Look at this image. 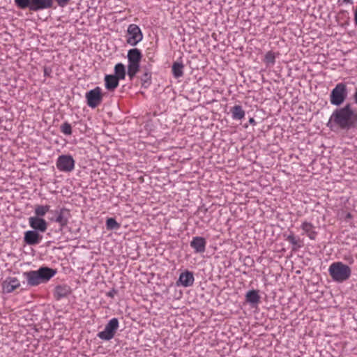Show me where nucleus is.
I'll list each match as a JSON object with an SVG mask.
<instances>
[{"instance_id":"f257e3e1","label":"nucleus","mask_w":357,"mask_h":357,"mask_svg":"<svg viewBox=\"0 0 357 357\" xmlns=\"http://www.w3.org/2000/svg\"><path fill=\"white\" fill-rule=\"evenodd\" d=\"M326 126L332 131L357 129V111L353 108L350 102L346 103L343 107H336L332 112Z\"/></svg>"},{"instance_id":"f03ea898","label":"nucleus","mask_w":357,"mask_h":357,"mask_svg":"<svg viewBox=\"0 0 357 357\" xmlns=\"http://www.w3.org/2000/svg\"><path fill=\"white\" fill-rule=\"evenodd\" d=\"M72 0H14L15 6L21 9H28L30 12L36 13L49 9H55L56 6L65 8Z\"/></svg>"},{"instance_id":"7ed1b4c3","label":"nucleus","mask_w":357,"mask_h":357,"mask_svg":"<svg viewBox=\"0 0 357 357\" xmlns=\"http://www.w3.org/2000/svg\"><path fill=\"white\" fill-rule=\"evenodd\" d=\"M55 269H38L24 273L28 284L30 286H36L47 282L56 274Z\"/></svg>"},{"instance_id":"20e7f679","label":"nucleus","mask_w":357,"mask_h":357,"mask_svg":"<svg viewBox=\"0 0 357 357\" xmlns=\"http://www.w3.org/2000/svg\"><path fill=\"white\" fill-rule=\"evenodd\" d=\"M349 91L344 82L337 83L331 91L329 95L330 103L336 107H340L347 99Z\"/></svg>"},{"instance_id":"39448f33","label":"nucleus","mask_w":357,"mask_h":357,"mask_svg":"<svg viewBox=\"0 0 357 357\" xmlns=\"http://www.w3.org/2000/svg\"><path fill=\"white\" fill-rule=\"evenodd\" d=\"M119 327V322L117 318L111 319L105 325L102 331L97 334V337L104 341H109L112 340Z\"/></svg>"},{"instance_id":"423d86ee","label":"nucleus","mask_w":357,"mask_h":357,"mask_svg":"<svg viewBox=\"0 0 357 357\" xmlns=\"http://www.w3.org/2000/svg\"><path fill=\"white\" fill-rule=\"evenodd\" d=\"M85 98L87 105L91 108H96L101 104L103 99L102 89L99 86L95 87L87 91L85 94Z\"/></svg>"},{"instance_id":"0eeeda50","label":"nucleus","mask_w":357,"mask_h":357,"mask_svg":"<svg viewBox=\"0 0 357 357\" xmlns=\"http://www.w3.org/2000/svg\"><path fill=\"white\" fill-rule=\"evenodd\" d=\"M75 161L70 154H63L58 157L56 166L60 172H71L74 170Z\"/></svg>"},{"instance_id":"6e6552de","label":"nucleus","mask_w":357,"mask_h":357,"mask_svg":"<svg viewBox=\"0 0 357 357\" xmlns=\"http://www.w3.org/2000/svg\"><path fill=\"white\" fill-rule=\"evenodd\" d=\"M127 33L128 38L126 42L132 46L137 45L143 39L142 32L137 24H130L128 27Z\"/></svg>"},{"instance_id":"1a4fd4ad","label":"nucleus","mask_w":357,"mask_h":357,"mask_svg":"<svg viewBox=\"0 0 357 357\" xmlns=\"http://www.w3.org/2000/svg\"><path fill=\"white\" fill-rule=\"evenodd\" d=\"M128 66L140 68V62L142 59V54L140 50L132 48L128 51Z\"/></svg>"},{"instance_id":"9d476101","label":"nucleus","mask_w":357,"mask_h":357,"mask_svg":"<svg viewBox=\"0 0 357 357\" xmlns=\"http://www.w3.org/2000/svg\"><path fill=\"white\" fill-rule=\"evenodd\" d=\"M29 226L33 230L40 233H44L47 231L48 222L44 218L39 217H29L28 219Z\"/></svg>"},{"instance_id":"9b49d317","label":"nucleus","mask_w":357,"mask_h":357,"mask_svg":"<svg viewBox=\"0 0 357 357\" xmlns=\"http://www.w3.org/2000/svg\"><path fill=\"white\" fill-rule=\"evenodd\" d=\"M43 236L40 232L35 230H28L24 232V241L29 245H35L41 243Z\"/></svg>"},{"instance_id":"f8f14e48","label":"nucleus","mask_w":357,"mask_h":357,"mask_svg":"<svg viewBox=\"0 0 357 357\" xmlns=\"http://www.w3.org/2000/svg\"><path fill=\"white\" fill-rule=\"evenodd\" d=\"M329 273L333 280L342 282L349 278L351 275V269H328Z\"/></svg>"},{"instance_id":"ddd939ff","label":"nucleus","mask_w":357,"mask_h":357,"mask_svg":"<svg viewBox=\"0 0 357 357\" xmlns=\"http://www.w3.org/2000/svg\"><path fill=\"white\" fill-rule=\"evenodd\" d=\"M190 245L195 253H204L206 250V240L202 236H194Z\"/></svg>"},{"instance_id":"4468645a","label":"nucleus","mask_w":357,"mask_h":357,"mask_svg":"<svg viewBox=\"0 0 357 357\" xmlns=\"http://www.w3.org/2000/svg\"><path fill=\"white\" fill-rule=\"evenodd\" d=\"M20 286V282L16 278H7L2 283L3 292L5 294H10Z\"/></svg>"},{"instance_id":"2eb2a0df","label":"nucleus","mask_w":357,"mask_h":357,"mask_svg":"<svg viewBox=\"0 0 357 357\" xmlns=\"http://www.w3.org/2000/svg\"><path fill=\"white\" fill-rule=\"evenodd\" d=\"M55 213L57 214V216L54 221L59 223L61 227L67 225L70 217V211L66 208L63 207L59 210H56Z\"/></svg>"},{"instance_id":"dca6fc26","label":"nucleus","mask_w":357,"mask_h":357,"mask_svg":"<svg viewBox=\"0 0 357 357\" xmlns=\"http://www.w3.org/2000/svg\"><path fill=\"white\" fill-rule=\"evenodd\" d=\"M194 280L192 273L186 271L180 275L178 280L177 281V285L184 287H190L193 284Z\"/></svg>"},{"instance_id":"f3484780","label":"nucleus","mask_w":357,"mask_h":357,"mask_svg":"<svg viewBox=\"0 0 357 357\" xmlns=\"http://www.w3.org/2000/svg\"><path fill=\"white\" fill-rule=\"evenodd\" d=\"M285 240L291 245V250L294 252L298 251L300 248H303L304 244L303 241L299 236L294 235L293 232H291L289 235H284Z\"/></svg>"},{"instance_id":"a211bd4d","label":"nucleus","mask_w":357,"mask_h":357,"mask_svg":"<svg viewBox=\"0 0 357 357\" xmlns=\"http://www.w3.org/2000/svg\"><path fill=\"white\" fill-rule=\"evenodd\" d=\"M105 86L109 91H114L119 86V79L113 75H105Z\"/></svg>"},{"instance_id":"6ab92c4d","label":"nucleus","mask_w":357,"mask_h":357,"mask_svg":"<svg viewBox=\"0 0 357 357\" xmlns=\"http://www.w3.org/2000/svg\"><path fill=\"white\" fill-rule=\"evenodd\" d=\"M301 228L310 239L314 240L317 238V231L314 230V226L311 222H303Z\"/></svg>"},{"instance_id":"aec40b11","label":"nucleus","mask_w":357,"mask_h":357,"mask_svg":"<svg viewBox=\"0 0 357 357\" xmlns=\"http://www.w3.org/2000/svg\"><path fill=\"white\" fill-rule=\"evenodd\" d=\"M70 294V288L68 285H59L55 288L54 297L56 300H60L66 297Z\"/></svg>"},{"instance_id":"412c9836","label":"nucleus","mask_w":357,"mask_h":357,"mask_svg":"<svg viewBox=\"0 0 357 357\" xmlns=\"http://www.w3.org/2000/svg\"><path fill=\"white\" fill-rule=\"evenodd\" d=\"M245 297L246 302L252 305H257L260 301L259 292L255 289L248 291Z\"/></svg>"},{"instance_id":"4be33fe9","label":"nucleus","mask_w":357,"mask_h":357,"mask_svg":"<svg viewBox=\"0 0 357 357\" xmlns=\"http://www.w3.org/2000/svg\"><path fill=\"white\" fill-rule=\"evenodd\" d=\"M231 117L234 120H241L245 117V111L241 105H235L230 109Z\"/></svg>"},{"instance_id":"5701e85b","label":"nucleus","mask_w":357,"mask_h":357,"mask_svg":"<svg viewBox=\"0 0 357 357\" xmlns=\"http://www.w3.org/2000/svg\"><path fill=\"white\" fill-rule=\"evenodd\" d=\"M184 65L182 61L174 62L172 66V73L174 78H180L183 75Z\"/></svg>"},{"instance_id":"b1692460","label":"nucleus","mask_w":357,"mask_h":357,"mask_svg":"<svg viewBox=\"0 0 357 357\" xmlns=\"http://www.w3.org/2000/svg\"><path fill=\"white\" fill-rule=\"evenodd\" d=\"M50 210V205H36L34 208V214L33 217H39L40 218H43L45 215V214L49 212Z\"/></svg>"},{"instance_id":"393cba45","label":"nucleus","mask_w":357,"mask_h":357,"mask_svg":"<svg viewBox=\"0 0 357 357\" xmlns=\"http://www.w3.org/2000/svg\"><path fill=\"white\" fill-rule=\"evenodd\" d=\"M116 77L121 80L124 79L126 75V67L122 63H118L114 66V74Z\"/></svg>"},{"instance_id":"a878e982","label":"nucleus","mask_w":357,"mask_h":357,"mask_svg":"<svg viewBox=\"0 0 357 357\" xmlns=\"http://www.w3.org/2000/svg\"><path fill=\"white\" fill-rule=\"evenodd\" d=\"M152 73H143L140 77L142 86L147 89L151 84Z\"/></svg>"},{"instance_id":"bb28decb","label":"nucleus","mask_w":357,"mask_h":357,"mask_svg":"<svg viewBox=\"0 0 357 357\" xmlns=\"http://www.w3.org/2000/svg\"><path fill=\"white\" fill-rule=\"evenodd\" d=\"M120 224L114 218H108L106 220V227L109 230H116L120 228Z\"/></svg>"},{"instance_id":"cd10ccee","label":"nucleus","mask_w":357,"mask_h":357,"mask_svg":"<svg viewBox=\"0 0 357 357\" xmlns=\"http://www.w3.org/2000/svg\"><path fill=\"white\" fill-rule=\"evenodd\" d=\"M264 61L267 66H273L275 63V55L272 51L266 52L264 56Z\"/></svg>"},{"instance_id":"c85d7f7f","label":"nucleus","mask_w":357,"mask_h":357,"mask_svg":"<svg viewBox=\"0 0 357 357\" xmlns=\"http://www.w3.org/2000/svg\"><path fill=\"white\" fill-rule=\"evenodd\" d=\"M60 130L62 133H63L66 135H71L73 133L72 126L67 121L64 122L61 125Z\"/></svg>"},{"instance_id":"c756f323","label":"nucleus","mask_w":357,"mask_h":357,"mask_svg":"<svg viewBox=\"0 0 357 357\" xmlns=\"http://www.w3.org/2000/svg\"><path fill=\"white\" fill-rule=\"evenodd\" d=\"M140 68L128 66V75L130 80L133 79L136 74L139 71Z\"/></svg>"},{"instance_id":"7c9ffc66","label":"nucleus","mask_w":357,"mask_h":357,"mask_svg":"<svg viewBox=\"0 0 357 357\" xmlns=\"http://www.w3.org/2000/svg\"><path fill=\"white\" fill-rule=\"evenodd\" d=\"M329 268H349L348 264H344L342 262H334L332 263Z\"/></svg>"},{"instance_id":"2f4dec72","label":"nucleus","mask_w":357,"mask_h":357,"mask_svg":"<svg viewBox=\"0 0 357 357\" xmlns=\"http://www.w3.org/2000/svg\"><path fill=\"white\" fill-rule=\"evenodd\" d=\"M151 70H152V64L151 63H148L147 65H144V66H142V68H141V70L142 73H152Z\"/></svg>"},{"instance_id":"473e14b6","label":"nucleus","mask_w":357,"mask_h":357,"mask_svg":"<svg viewBox=\"0 0 357 357\" xmlns=\"http://www.w3.org/2000/svg\"><path fill=\"white\" fill-rule=\"evenodd\" d=\"M117 294V290L115 289H112L110 291L106 293V296L109 298H114L115 295Z\"/></svg>"},{"instance_id":"72a5a7b5","label":"nucleus","mask_w":357,"mask_h":357,"mask_svg":"<svg viewBox=\"0 0 357 357\" xmlns=\"http://www.w3.org/2000/svg\"><path fill=\"white\" fill-rule=\"evenodd\" d=\"M43 71H44V75L45 76H46V77L50 76V73L52 72L51 69L45 67Z\"/></svg>"},{"instance_id":"f704fd0d","label":"nucleus","mask_w":357,"mask_h":357,"mask_svg":"<svg viewBox=\"0 0 357 357\" xmlns=\"http://www.w3.org/2000/svg\"><path fill=\"white\" fill-rule=\"evenodd\" d=\"M353 98H354V102L357 105V87L355 88V92L353 95Z\"/></svg>"},{"instance_id":"c9c22d12","label":"nucleus","mask_w":357,"mask_h":357,"mask_svg":"<svg viewBox=\"0 0 357 357\" xmlns=\"http://www.w3.org/2000/svg\"><path fill=\"white\" fill-rule=\"evenodd\" d=\"M354 20L355 25H356V26H357V8L354 11Z\"/></svg>"},{"instance_id":"e433bc0d","label":"nucleus","mask_w":357,"mask_h":357,"mask_svg":"<svg viewBox=\"0 0 357 357\" xmlns=\"http://www.w3.org/2000/svg\"><path fill=\"white\" fill-rule=\"evenodd\" d=\"M249 123H250V124H251V125H255V124H256V121H255V119H254V118H252H252H250V119H249Z\"/></svg>"},{"instance_id":"4c0bfd02","label":"nucleus","mask_w":357,"mask_h":357,"mask_svg":"<svg viewBox=\"0 0 357 357\" xmlns=\"http://www.w3.org/2000/svg\"><path fill=\"white\" fill-rule=\"evenodd\" d=\"M342 3L352 4L353 3V0H342Z\"/></svg>"},{"instance_id":"58836bf2","label":"nucleus","mask_w":357,"mask_h":357,"mask_svg":"<svg viewBox=\"0 0 357 357\" xmlns=\"http://www.w3.org/2000/svg\"><path fill=\"white\" fill-rule=\"evenodd\" d=\"M352 218V215L350 213H347L345 215V219L347 220V219H351Z\"/></svg>"},{"instance_id":"ea45409f","label":"nucleus","mask_w":357,"mask_h":357,"mask_svg":"<svg viewBox=\"0 0 357 357\" xmlns=\"http://www.w3.org/2000/svg\"><path fill=\"white\" fill-rule=\"evenodd\" d=\"M245 261H246L245 264V265H247V262L248 263V262L250 261V262L253 263V261L251 259L250 257L245 258Z\"/></svg>"},{"instance_id":"a19ab883","label":"nucleus","mask_w":357,"mask_h":357,"mask_svg":"<svg viewBox=\"0 0 357 357\" xmlns=\"http://www.w3.org/2000/svg\"><path fill=\"white\" fill-rule=\"evenodd\" d=\"M346 259L349 261V264H351L354 261L351 257H349Z\"/></svg>"},{"instance_id":"79ce46f5","label":"nucleus","mask_w":357,"mask_h":357,"mask_svg":"<svg viewBox=\"0 0 357 357\" xmlns=\"http://www.w3.org/2000/svg\"><path fill=\"white\" fill-rule=\"evenodd\" d=\"M296 273H297V274H300V273H301V271H300V270H298V271H296Z\"/></svg>"},{"instance_id":"37998d69","label":"nucleus","mask_w":357,"mask_h":357,"mask_svg":"<svg viewBox=\"0 0 357 357\" xmlns=\"http://www.w3.org/2000/svg\"><path fill=\"white\" fill-rule=\"evenodd\" d=\"M40 268H47V266H40Z\"/></svg>"}]
</instances>
